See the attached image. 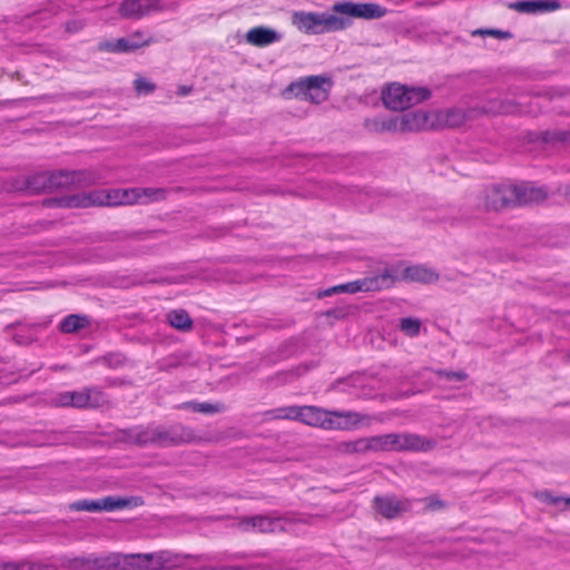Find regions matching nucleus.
Returning <instances> with one entry per match:
<instances>
[{"label": "nucleus", "instance_id": "1", "mask_svg": "<svg viewBox=\"0 0 570 570\" xmlns=\"http://www.w3.org/2000/svg\"><path fill=\"white\" fill-rule=\"evenodd\" d=\"M333 13L294 11L292 24L306 35H322L344 30L350 24V18L373 19L384 16L385 10L374 3L337 2L332 7Z\"/></svg>", "mask_w": 570, "mask_h": 570}, {"label": "nucleus", "instance_id": "9", "mask_svg": "<svg viewBox=\"0 0 570 570\" xmlns=\"http://www.w3.org/2000/svg\"><path fill=\"white\" fill-rule=\"evenodd\" d=\"M272 416L298 420L307 425L325 429L327 411L315 406H286L274 410Z\"/></svg>", "mask_w": 570, "mask_h": 570}, {"label": "nucleus", "instance_id": "4", "mask_svg": "<svg viewBox=\"0 0 570 570\" xmlns=\"http://www.w3.org/2000/svg\"><path fill=\"white\" fill-rule=\"evenodd\" d=\"M116 564L122 570H165L179 567L184 562L180 554L171 551L117 556Z\"/></svg>", "mask_w": 570, "mask_h": 570}, {"label": "nucleus", "instance_id": "5", "mask_svg": "<svg viewBox=\"0 0 570 570\" xmlns=\"http://www.w3.org/2000/svg\"><path fill=\"white\" fill-rule=\"evenodd\" d=\"M430 96L425 88L407 87L401 83L390 85L383 92V101L390 109H405L416 105Z\"/></svg>", "mask_w": 570, "mask_h": 570}, {"label": "nucleus", "instance_id": "21", "mask_svg": "<svg viewBox=\"0 0 570 570\" xmlns=\"http://www.w3.org/2000/svg\"><path fill=\"white\" fill-rule=\"evenodd\" d=\"M56 403L60 406L86 407L92 406V397L88 391L65 392L59 394Z\"/></svg>", "mask_w": 570, "mask_h": 570}, {"label": "nucleus", "instance_id": "39", "mask_svg": "<svg viewBox=\"0 0 570 570\" xmlns=\"http://www.w3.org/2000/svg\"><path fill=\"white\" fill-rule=\"evenodd\" d=\"M566 194L570 196V185Z\"/></svg>", "mask_w": 570, "mask_h": 570}, {"label": "nucleus", "instance_id": "16", "mask_svg": "<svg viewBox=\"0 0 570 570\" xmlns=\"http://www.w3.org/2000/svg\"><path fill=\"white\" fill-rule=\"evenodd\" d=\"M375 507L383 517L392 519L407 511L411 503L407 500H401L394 497H384L375 499Z\"/></svg>", "mask_w": 570, "mask_h": 570}, {"label": "nucleus", "instance_id": "36", "mask_svg": "<svg viewBox=\"0 0 570 570\" xmlns=\"http://www.w3.org/2000/svg\"><path fill=\"white\" fill-rule=\"evenodd\" d=\"M487 33L493 35V36H495L498 38H504V37L508 36L507 32H502L500 30H490V31H487Z\"/></svg>", "mask_w": 570, "mask_h": 570}, {"label": "nucleus", "instance_id": "6", "mask_svg": "<svg viewBox=\"0 0 570 570\" xmlns=\"http://www.w3.org/2000/svg\"><path fill=\"white\" fill-rule=\"evenodd\" d=\"M92 183L90 175L83 171H58L38 174V190L55 193L69 190L71 187H78Z\"/></svg>", "mask_w": 570, "mask_h": 570}, {"label": "nucleus", "instance_id": "37", "mask_svg": "<svg viewBox=\"0 0 570 570\" xmlns=\"http://www.w3.org/2000/svg\"><path fill=\"white\" fill-rule=\"evenodd\" d=\"M189 92H190V88L185 87V86L179 87V89H178V94H179L180 96H186V95H188Z\"/></svg>", "mask_w": 570, "mask_h": 570}, {"label": "nucleus", "instance_id": "40", "mask_svg": "<svg viewBox=\"0 0 570 570\" xmlns=\"http://www.w3.org/2000/svg\"><path fill=\"white\" fill-rule=\"evenodd\" d=\"M567 503L570 504V498L567 500Z\"/></svg>", "mask_w": 570, "mask_h": 570}, {"label": "nucleus", "instance_id": "33", "mask_svg": "<svg viewBox=\"0 0 570 570\" xmlns=\"http://www.w3.org/2000/svg\"><path fill=\"white\" fill-rule=\"evenodd\" d=\"M135 440L140 444H145L149 441H153V436H150L147 431H139L137 432Z\"/></svg>", "mask_w": 570, "mask_h": 570}, {"label": "nucleus", "instance_id": "31", "mask_svg": "<svg viewBox=\"0 0 570 570\" xmlns=\"http://www.w3.org/2000/svg\"><path fill=\"white\" fill-rule=\"evenodd\" d=\"M136 90L139 94H149L155 89L154 83L148 81L147 79L139 78L135 81Z\"/></svg>", "mask_w": 570, "mask_h": 570}, {"label": "nucleus", "instance_id": "20", "mask_svg": "<svg viewBox=\"0 0 570 570\" xmlns=\"http://www.w3.org/2000/svg\"><path fill=\"white\" fill-rule=\"evenodd\" d=\"M400 277L413 282L432 283L438 279L439 275L434 269L430 267L423 265H413L405 267L401 272Z\"/></svg>", "mask_w": 570, "mask_h": 570}, {"label": "nucleus", "instance_id": "2", "mask_svg": "<svg viewBox=\"0 0 570 570\" xmlns=\"http://www.w3.org/2000/svg\"><path fill=\"white\" fill-rule=\"evenodd\" d=\"M165 190L159 188H115L100 189L87 194H77L62 199L63 206L86 208L90 206H126L148 204L164 198Z\"/></svg>", "mask_w": 570, "mask_h": 570}, {"label": "nucleus", "instance_id": "3", "mask_svg": "<svg viewBox=\"0 0 570 570\" xmlns=\"http://www.w3.org/2000/svg\"><path fill=\"white\" fill-rule=\"evenodd\" d=\"M371 130L380 132H407L435 129L433 110H414L395 116H381L367 122Z\"/></svg>", "mask_w": 570, "mask_h": 570}, {"label": "nucleus", "instance_id": "10", "mask_svg": "<svg viewBox=\"0 0 570 570\" xmlns=\"http://www.w3.org/2000/svg\"><path fill=\"white\" fill-rule=\"evenodd\" d=\"M399 275L392 276L390 274H384L376 277L358 279L354 282H350L346 284H342L338 286H333L326 289L323 295L330 296L335 293H357V292H370V291H380L382 288H386L391 286L394 278H397Z\"/></svg>", "mask_w": 570, "mask_h": 570}, {"label": "nucleus", "instance_id": "23", "mask_svg": "<svg viewBox=\"0 0 570 570\" xmlns=\"http://www.w3.org/2000/svg\"><path fill=\"white\" fill-rule=\"evenodd\" d=\"M519 189V204L540 202L547 197V190L543 187H535L531 184L517 185Z\"/></svg>", "mask_w": 570, "mask_h": 570}, {"label": "nucleus", "instance_id": "32", "mask_svg": "<svg viewBox=\"0 0 570 570\" xmlns=\"http://www.w3.org/2000/svg\"><path fill=\"white\" fill-rule=\"evenodd\" d=\"M71 195H69L70 197ZM65 198H68V196H63V197H60V198H43V199H37V203H41V205L43 207H50L52 205H57V206H60V207H65L63 206V203L61 202L62 199Z\"/></svg>", "mask_w": 570, "mask_h": 570}, {"label": "nucleus", "instance_id": "13", "mask_svg": "<svg viewBox=\"0 0 570 570\" xmlns=\"http://www.w3.org/2000/svg\"><path fill=\"white\" fill-rule=\"evenodd\" d=\"M148 43L149 39L144 38L140 33H135L115 41H105L100 43L99 48L110 52H128L147 46Z\"/></svg>", "mask_w": 570, "mask_h": 570}, {"label": "nucleus", "instance_id": "12", "mask_svg": "<svg viewBox=\"0 0 570 570\" xmlns=\"http://www.w3.org/2000/svg\"><path fill=\"white\" fill-rule=\"evenodd\" d=\"M519 197L517 185H495L485 190V204L495 210L507 205L519 204Z\"/></svg>", "mask_w": 570, "mask_h": 570}, {"label": "nucleus", "instance_id": "26", "mask_svg": "<svg viewBox=\"0 0 570 570\" xmlns=\"http://www.w3.org/2000/svg\"><path fill=\"white\" fill-rule=\"evenodd\" d=\"M422 323L415 317H404L400 320V330L410 337H415L420 334Z\"/></svg>", "mask_w": 570, "mask_h": 570}, {"label": "nucleus", "instance_id": "27", "mask_svg": "<svg viewBox=\"0 0 570 570\" xmlns=\"http://www.w3.org/2000/svg\"><path fill=\"white\" fill-rule=\"evenodd\" d=\"M86 324L87 320L85 317H80L78 315H70L61 322L60 328L65 333H72L79 328L85 327Z\"/></svg>", "mask_w": 570, "mask_h": 570}, {"label": "nucleus", "instance_id": "28", "mask_svg": "<svg viewBox=\"0 0 570 570\" xmlns=\"http://www.w3.org/2000/svg\"><path fill=\"white\" fill-rule=\"evenodd\" d=\"M425 374L429 377H433L436 384L443 385L452 381H463L465 375L463 373H445V372H433L426 371Z\"/></svg>", "mask_w": 570, "mask_h": 570}, {"label": "nucleus", "instance_id": "15", "mask_svg": "<svg viewBox=\"0 0 570 570\" xmlns=\"http://www.w3.org/2000/svg\"><path fill=\"white\" fill-rule=\"evenodd\" d=\"M127 503L125 500L115 498H105L101 500H82L73 502L70 508L76 511H114L125 507Z\"/></svg>", "mask_w": 570, "mask_h": 570}, {"label": "nucleus", "instance_id": "7", "mask_svg": "<svg viewBox=\"0 0 570 570\" xmlns=\"http://www.w3.org/2000/svg\"><path fill=\"white\" fill-rule=\"evenodd\" d=\"M332 85L330 77L309 76L292 83L289 89L306 100L321 104L327 100Z\"/></svg>", "mask_w": 570, "mask_h": 570}, {"label": "nucleus", "instance_id": "19", "mask_svg": "<svg viewBox=\"0 0 570 570\" xmlns=\"http://www.w3.org/2000/svg\"><path fill=\"white\" fill-rule=\"evenodd\" d=\"M158 0H126L120 7V14L126 18H138L157 9Z\"/></svg>", "mask_w": 570, "mask_h": 570}, {"label": "nucleus", "instance_id": "25", "mask_svg": "<svg viewBox=\"0 0 570 570\" xmlns=\"http://www.w3.org/2000/svg\"><path fill=\"white\" fill-rule=\"evenodd\" d=\"M104 567V564L95 557H81L70 560L69 568L73 570H94Z\"/></svg>", "mask_w": 570, "mask_h": 570}, {"label": "nucleus", "instance_id": "24", "mask_svg": "<svg viewBox=\"0 0 570 570\" xmlns=\"http://www.w3.org/2000/svg\"><path fill=\"white\" fill-rule=\"evenodd\" d=\"M167 320L173 327L180 331H187L191 327V320L183 309L171 311L168 313Z\"/></svg>", "mask_w": 570, "mask_h": 570}, {"label": "nucleus", "instance_id": "29", "mask_svg": "<svg viewBox=\"0 0 570 570\" xmlns=\"http://www.w3.org/2000/svg\"><path fill=\"white\" fill-rule=\"evenodd\" d=\"M341 453H357V452H365L371 451L368 445L367 439H360L357 441L353 442H345L340 445V449H337Z\"/></svg>", "mask_w": 570, "mask_h": 570}, {"label": "nucleus", "instance_id": "18", "mask_svg": "<svg viewBox=\"0 0 570 570\" xmlns=\"http://www.w3.org/2000/svg\"><path fill=\"white\" fill-rule=\"evenodd\" d=\"M435 129L446 127H459L465 122V112L458 108L433 110Z\"/></svg>", "mask_w": 570, "mask_h": 570}, {"label": "nucleus", "instance_id": "14", "mask_svg": "<svg viewBox=\"0 0 570 570\" xmlns=\"http://www.w3.org/2000/svg\"><path fill=\"white\" fill-rule=\"evenodd\" d=\"M242 527L245 530H257L259 532H275L278 530H286L285 521L282 519L257 515L244 519Z\"/></svg>", "mask_w": 570, "mask_h": 570}, {"label": "nucleus", "instance_id": "38", "mask_svg": "<svg viewBox=\"0 0 570 570\" xmlns=\"http://www.w3.org/2000/svg\"><path fill=\"white\" fill-rule=\"evenodd\" d=\"M61 2V0H55V3L52 4L50 10H59Z\"/></svg>", "mask_w": 570, "mask_h": 570}, {"label": "nucleus", "instance_id": "11", "mask_svg": "<svg viewBox=\"0 0 570 570\" xmlns=\"http://www.w3.org/2000/svg\"><path fill=\"white\" fill-rule=\"evenodd\" d=\"M368 415L358 412L327 411L326 430H352L371 424Z\"/></svg>", "mask_w": 570, "mask_h": 570}, {"label": "nucleus", "instance_id": "30", "mask_svg": "<svg viewBox=\"0 0 570 570\" xmlns=\"http://www.w3.org/2000/svg\"><path fill=\"white\" fill-rule=\"evenodd\" d=\"M86 26V20L82 18H72L66 22V31L69 33H76L82 30Z\"/></svg>", "mask_w": 570, "mask_h": 570}, {"label": "nucleus", "instance_id": "34", "mask_svg": "<svg viewBox=\"0 0 570 570\" xmlns=\"http://www.w3.org/2000/svg\"><path fill=\"white\" fill-rule=\"evenodd\" d=\"M540 498L546 501V502H552V503H558L559 501H561V499H554L552 498L549 493H541L540 494Z\"/></svg>", "mask_w": 570, "mask_h": 570}, {"label": "nucleus", "instance_id": "17", "mask_svg": "<svg viewBox=\"0 0 570 570\" xmlns=\"http://www.w3.org/2000/svg\"><path fill=\"white\" fill-rule=\"evenodd\" d=\"M282 39L281 32L267 27H255L246 33V41L256 47H266Z\"/></svg>", "mask_w": 570, "mask_h": 570}, {"label": "nucleus", "instance_id": "8", "mask_svg": "<svg viewBox=\"0 0 570 570\" xmlns=\"http://www.w3.org/2000/svg\"><path fill=\"white\" fill-rule=\"evenodd\" d=\"M371 451H401L419 450L423 448V441L413 434L390 433L368 438Z\"/></svg>", "mask_w": 570, "mask_h": 570}, {"label": "nucleus", "instance_id": "22", "mask_svg": "<svg viewBox=\"0 0 570 570\" xmlns=\"http://www.w3.org/2000/svg\"><path fill=\"white\" fill-rule=\"evenodd\" d=\"M511 8L528 13L551 11L559 8L556 1H519L511 6Z\"/></svg>", "mask_w": 570, "mask_h": 570}, {"label": "nucleus", "instance_id": "35", "mask_svg": "<svg viewBox=\"0 0 570 570\" xmlns=\"http://www.w3.org/2000/svg\"><path fill=\"white\" fill-rule=\"evenodd\" d=\"M198 411L207 413V412H214L215 409L212 404L203 403V404H199Z\"/></svg>", "mask_w": 570, "mask_h": 570}]
</instances>
